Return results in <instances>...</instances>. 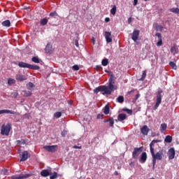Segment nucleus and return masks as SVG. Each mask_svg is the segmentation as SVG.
<instances>
[{
    "label": "nucleus",
    "mask_w": 179,
    "mask_h": 179,
    "mask_svg": "<svg viewBox=\"0 0 179 179\" xmlns=\"http://www.w3.org/2000/svg\"><path fill=\"white\" fill-rule=\"evenodd\" d=\"M108 122H109V127H111L112 128H114V118L110 117Z\"/></svg>",
    "instance_id": "c9c22d12"
},
{
    "label": "nucleus",
    "mask_w": 179,
    "mask_h": 179,
    "mask_svg": "<svg viewBox=\"0 0 179 179\" xmlns=\"http://www.w3.org/2000/svg\"><path fill=\"white\" fill-rule=\"evenodd\" d=\"M156 37L158 38V42L157 43V47H162L163 45V40L162 39V34H155Z\"/></svg>",
    "instance_id": "ddd939ff"
},
{
    "label": "nucleus",
    "mask_w": 179,
    "mask_h": 179,
    "mask_svg": "<svg viewBox=\"0 0 179 179\" xmlns=\"http://www.w3.org/2000/svg\"><path fill=\"white\" fill-rule=\"evenodd\" d=\"M1 114H13V115H17V112L10 110L3 109V110H0V115Z\"/></svg>",
    "instance_id": "9b49d317"
},
{
    "label": "nucleus",
    "mask_w": 179,
    "mask_h": 179,
    "mask_svg": "<svg viewBox=\"0 0 179 179\" xmlns=\"http://www.w3.org/2000/svg\"><path fill=\"white\" fill-rule=\"evenodd\" d=\"M144 1H148V0H144Z\"/></svg>",
    "instance_id": "338daca9"
},
{
    "label": "nucleus",
    "mask_w": 179,
    "mask_h": 179,
    "mask_svg": "<svg viewBox=\"0 0 179 179\" xmlns=\"http://www.w3.org/2000/svg\"><path fill=\"white\" fill-rule=\"evenodd\" d=\"M4 171H6V169H4Z\"/></svg>",
    "instance_id": "69168bd1"
},
{
    "label": "nucleus",
    "mask_w": 179,
    "mask_h": 179,
    "mask_svg": "<svg viewBox=\"0 0 179 179\" xmlns=\"http://www.w3.org/2000/svg\"><path fill=\"white\" fill-rule=\"evenodd\" d=\"M105 22H110V17H106L105 18Z\"/></svg>",
    "instance_id": "4d7b16f0"
},
{
    "label": "nucleus",
    "mask_w": 179,
    "mask_h": 179,
    "mask_svg": "<svg viewBox=\"0 0 179 179\" xmlns=\"http://www.w3.org/2000/svg\"><path fill=\"white\" fill-rule=\"evenodd\" d=\"M66 134H68V131H66V130H63V131H62V136L63 138H65V136H66Z\"/></svg>",
    "instance_id": "a18cd8bd"
},
{
    "label": "nucleus",
    "mask_w": 179,
    "mask_h": 179,
    "mask_svg": "<svg viewBox=\"0 0 179 179\" xmlns=\"http://www.w3.org/2000/svg\"><path fill=\"white\" fill-rule=\"evenodd\" d=\"M73 71H79V66L78 65L73 66Z\"/></svg>",
    "instance_id": "49530a36"
},
{
    "label": "nucleus",
    "mask_w": 179,
    "mask_h": 179,
    "mask_svg": "<svg viewBox=\"0 0 179 179\" xmlns=\"http://www.w3.org/2000/svg\"><path fill=\"white\" fill-rule=\"evenodd\" d=\"M127 120V115L125 113H120L117 116V120L120 122H122Z\"/></svg>",
    "instance_id": "f3484780"
},
{
    "label": "nucleus",
    "mask_w": 179,
    "mask_h": 179,
    "mask_svg": "<svg viewBox=\"0 0 179 179\" xmlns=\"http://www.w3.org/2000/svg\"><path fill=\"white\" fill-rule=\"evenodd\" d=\"M141 134H143V135L146 136V135H148V134H149L150 130H149V128L148 127V126L144 125L141 128Z\"/></svg>",
    "instance_id": "dca6fc26"
},
{
    "label": "nucleus",
    "mask_w": 179,
    "mask_h": 179,
    "mask_svg": "<svg viewBox=\"0 0 179 179\" xmlns=\"http://www.w3.org/2000/svg\"><path fill=\"white\" fill-rule=\"evenodd\" d=\"M16 143L20 146L22 145H26V141L24 139L17 140Z\"/></svg>",
    "instance_id": "c756f323"
},
{
    "label": "nucleus",
    "mask_w": 179,
    "mask_h": 179,
    "mask_svg": "<svg viewBox=\"0 0 179 179\" xmlns=\"http://www.w3.org/2000/svg\"><path fill=\"white\" fill-rule=\"evenodd\" d=\"M18 66H20V68H29L30 64L26 63V62H20L17 64Z\"/></svg>",
    "instance_id": "a211bd4d"
},
{
    "label": "nucleus",
    "mask_w": 179,
    "mask_h": 179,
    "mask_svg": "<svg viewBox=\"0 0 179 179\" xmlns=\"http://www.w3.org/2000/svg\"><path fill=\"white\" fill-rule=\"evenodd\" d=\"M155 29L157 31H163V27L162 25H159V24H155Z\"/></svg>",
    "instance_id": "7c9ffc66"
},
{
    "label": "nucleus",
    "mask_w": 179,
    "mask_h": 179,
    "mask_svg": "<svg viewBox=\"0 0 179 179\" xmlns=\"http://www.w3.org/2000/svg\"><path fill=\"white\" fill-rule=\"evenodd\" d=\"M15 79L17 80H19L20 82H22V80H26V77L22 74H17L15 76Z\"/></svg>",
    "instance_id": "6ab92c4d"
},
{
    "label": "nucleus",
    "mask_w": 179,
    "mask_h": 179,
    "mask_svg": "<svg viewBox=\"0 0 179 179\" xmlns=\"http://www.w3.org/2000/svg\"><path fill=\"white\" fill-rule=\"evenodd\" d=\"M47 23H48V19L47 18H42L40 20V24L41 26H45V24H47Z\"/></svg>",
    "instance_id": "393cba45"
},
{
    "label": "nucleus",
    "mask_w": 179,
    "mask_h": 179,
    "mask_svg": "<svg viewBox=\"0 0 179 179\" xmlns=\"http://www.w3.org/2000/svg\"><path fill=\"white\" fill-rule=\"evenodd\" d=\"M45 51L47 54H52V51H54V49H52V45L51 44V43H48L46 45Z\"/></svg>",
    "instance_id": "f8f14e48"
},
{
    "label": "nucleus",
    "mask_w": 179,
    "mask_h": 179,
    "mask_svg": "<svg viewBox=\"0 0 179 179\" xmlns=\"http://www.w3.org/2000/svg\"><path fill=\"white\" fill-rule=\"evenodd\" d=\"M110 13L111 15H115V13H117V6H113V8L110 10Z\"/></svg>",
    "instance_id": "473e14b6"
},
{
    "label": "nucleus",
    "mask_w": 179,
    "mask_h": 179,
    "mask_svg": "<svg viewBox=\"0 0 179 179\" xmlns=\"http://www.w3.org/2000/svg\"><path fill=\"white\" fill-rule=\"evenodd\" d=\"M169 65L172 68V69H174L175 71L177 70V65L173 62H170Z\"/></svg>",
    "instance_id": "f704fd0d"
},
{
    "label": "nucleus",
    "mask_w": 179,
    "mask_h": 179,
    "mask_svg": "<svg viewBox=\"0 0 179 179\" xmlns=\"http://www.w3.org/2000/svg\"><path fill=\"white\" fill-rule=\"evenodd\" d=\"M131 22H132V20H131V18L129 17V18L128 19V22H129V23H131Z\"/></svg>",
    "instance_id": "bf43d9fd"
},
{
    "label": "nucleus",
    "mask_w": 179,
    "mask_h": 179,
    "mask_svg": "<svg viewBox=\"0 0 179 179\" xmlns=\"http://www.w3.org/2000/svg\"><path fill=\"white\" fill-rule=\"evenodd\" d=\"M29 69H34V71H38V69H40V66L37 65L29 64Z\"/></svg>",
    "instance_id": "cd10ccee"
},
{
    "label": "nucleus",
    "mask_w": 179,
    "mask_h": 179,
    "mask_svg": "<svg viewBox=\"0 0 179 179\" xmlns=\"http://www.w3.org/2000/svg\"><path fill=\"white\" fill-rule=\"evenodd\" d=\"M41 176L42 177H48V176H50V171H48V169L43 170L41 172Z\"/></svg>",
    "instance_id": "aec40b11"
},
{
    "label": "nucleus",
    "mask_w": 179,
    "mask_h": 179,
    "mask_svg": "<svg viewBox=\"0 0 179 179\" xmlns=\"http://www.w3.org/2000/svg\"><path fill=\"white\" fill-rule=\"evenodd\" d=\"M57 15V12H52L50 13V16H51L52 17Z\"/></svg>",
    "instance_id": "de8ad7c7"
},
{
    "label": "nucleus",
    "mask_w": 179,
    "mask_h": 179,
    "mask_svg": "<svg viewBox=\"0 0 179 179\" xmlns=\"http://www.w3.org/2000/svg\"><path fill=\"white\" fill-rule=\"evenodd\" d=\"M103 110L105 115H108V114H110V106L108 105H106Z\"/></svg>",
    "instance_id": "4be33fe9"
},
{
    "label": "nucleus",
    "mask_w": 179,
    "mask_h": 179,
    "mask_svg": "<svg viewBox=\"0 0 179 179\" xmlns=\"http://www.w3.org/2000/svg\"><path fill=\"white\" fill-rule=\"evenodd\" d=\"M133 5H134V6H136V5H138V0H134V3H133Z\"/></svg>",
    "instance_id": "5fc2aeb1"
},
{
    "label": "nucleus",
    "mask_w": 179,
    "mask_h": 179,
    "mask_svg": "<svg viewBox=\"0 0 179 179\" xmlns=\"http://www.w3.org/2000/svg\"><path fill=\"white\" fill-rule=\"evenodd\" d=\"M103 117V114H98L96 116L97 120H100V118Z\"/></svg>",
    "instance_id": "603ef678"
},
{
    "label": "nucleus",
    "mask_w": 179,
    "mask_h": 179,
    "mask_svg": "<svg viewBox=\"0 0 179 179\" xmlns=\"http://www.w3.org/2000/svg\"><path fill=\"white\" fill-rule=\"evenodd\" d=\"M20 157H21L20 162H26V160H27L30 157V155H29V152L23 151L20 154Z\"/></svg>",
    "instance_id": "6e6552de"
},
{
    "label": "nucleus",
    "mask_w": 179,
    "mask_h": 179,
    "mask_svg": "<svg viewBox=\"0 0 179 179\" xmlns=\"http://www.w3.org/2000/svg\"><path fill=\"white\" fill-rule=\"evenodd\" d=\"M176 156V150L174 148H171L168 151V157L169 160H173Z\"/></svg>",
    "instance_id": "1a4fd4ad"
},
{
    "label": "nucleus",
    "mask_w": 179,
    "mask_h": 179,
    "mask_svg": "<svg viewBox=\"0 0 179 179\" xmlns=\"http://www.w3.org/2000/svg\"><path fill=\"white\" fill-rule=\"evenodd\" d=\"M170 12L173 13H179V8H172L170 9Z\"/></svg>",
    "instance_id": "ea45409f"
},
{
    "label": "nucleus",
    "mask_w": 179,
    "mask_h": 179,
    "mask_svg": "<svg viewBox=\"0 0 179 179\" xmlns=\"http://www.w3.org/2000/svg\"><path fill=\"white\" fill-rule=\"evenodd\" d=\"M74 43H75V45H76L77 47H79V41L78 40H76Z\"/></svg>",
    "instance_id": "864d4df0"
},
{
    "label": "nucleus",
    "mask_w": 179,
    "mask_h": 179,
    "mask_svg": "<svg viewBox=\"0 0 179 179\" xmlns=\"http://www.w3.org/2000/svg\"><path fill=\"white\" fill-rule=\"evenodd\" d=\"M103 66H107L108 65V59H103L101 62Z\"/></svg>",
    "instance_id": "58836bf2"
},
{
    "label": "nucleus",
    "mask_w": 179,
    "mask_h": 179,
    "mask_svg": "<svg viewBox=\"0 0 179 179\" xmlns=\"http://www.w3.org/2000/svg\"><path fill=\"white\" fill-rule=\"evenodd\" d=\"M140 96H141V94H137L136 95V100H138V99H139Z\"/></svg>",
    "instance_id": "6e6d98bb"
},
{
    "label": "nucleus",
    "mask_w": 179,
    "mask_h": 179,
    "mask_svg": "<svg viewBox=\"0 0 179 179\" xmlns=\"http://www.w3.org/2000/svg\"><path fill=\"white\" fill-rule=\"evenodd\" d=\"M123 111H126V113H127V114L132 115V110H131V109L123 108Z\"/></svg>",
    "instance_id": "c03bdc74"
},
{
    "label": "nucleus",
    "mask_w": 179,
    "mask_h": 179,
    "mask_svg": "<svg viewBox=\"0 0 179 179\" xmlns=\"http://www.w3.org/2000/svg\"><path fill=\"white\" fill-rule=\"evenodd\" d=\"M115 176H118V171H115Z\"/></svg>",
    "instance_id": "e2e57ef3"
},
{
    "label": "nucleus",
    "mask_w": 179,
    "mask_h": 179,
    "mask_svg": "<svg viewBox=\"0 0 179 179\" xmlns=\"http://www.w3.org/2000/svg\"><path fill=\"white\" fill-rule=\"evenodd\" d=\"M22 93L24 97H30V96L32 94L31 92L26 90L23 91Z\"/></svg>",
    "instance_id": "bb28decb"
},
{
    "label": "nucleus",
    "mask_w": 179,
    "mask_h": 179,
    "mask_svg": "<svg viewBox=\"0 0 179 179\" xmlns=\"http://www.w3.org/2000/svg\"><path fill=\"white\" fill-rule=\"evenodd\" d=\"M166 129H167V124L166 123L162 124L160 127L161 132L163 134V132H164V131H166Z\"/></svg>",
    "instance_id": "a878e982"
},
{
    "label": "nucleus",
    "mask_w": 179,
    "mask_h": 179,
    "mask_svg": "<svg viewBox=\"0 0 179 179\" xmlns=\"http://www.w3.org/2000/svg\"><path fill=\"white\" fill-rule=\"evenodd\" d=\"M1 25L3 27H10V20H7L1 22Z\"/></svg>",
    "instance_id": "412c9836"
},
{
    "label": "nucleus",
    "mask_w": 179,
    "mask_h": 179,
    "mask_svg": "<svg viewBox=\"0 0 179 179\" xmlns=\"http://www.w3.org/2000/svg\"><path fill=\"white\" fill-rule=\"evenodd\" d=\"M92 41L93 45H94V44H95V43H96V38H94V36H93V37L92 38Z\"/></svg>",
    "instance_id": "3c124183"
},
{
    "label": "nucleus",
    "mask_w": 179,
    "mask_h": 179,
    "mask_svg": "<svg viewBox=\"0 0 179 179\" xmlns=\"http://www.w3.org/2000/svg\"><path fill=\"white\" fill-rule=\"evenodd\" d=\"M96 68H97V69H101V66H96Z\"/></svg>",
    "instance_id": "0e129e2a"
},
{
    "label": "nucleus",
    "mask_w": 179,
    "mask_h": 179,
    "mask_svg": "<svg viewBox=\"0 0 179 179\" xmlns=\"http://www.w3.org/2000/svg\"><path fill=\"white\" fill-rule=\"evenodd\" d=\"M171 52L173 54V55H176V54H177V47L176 46L171 47Z\"/></svg>",
    "instance_id": "72a5a7b5"
},
{
    "label": "nucleus",
    "mask_w": 179,
    "mask_h": 179,
    "mask_svg": "<svg viewBox=\"0 0 179 179\" xmlns=\"http://www.w3.org/2000/svg\"><path fill=\"white\" fill-rule=\"evenodd\" d=\"M164 142L166 143H171V142H173V137L170 135L166 136L164 139Z\"/></svg>",
    "instance_id": "b1692460"
},
{
    "label": "nucleus",
    "mask_w": 179,
    "mask_h": 179,
    "mask_svg": "<svg viewBox=\"0 0 179 179\" xmlns=\"http://www.w3.org/2000/svg\"><path fill=\"white\" fill-rule=\"evenodd\" d=\"M134 164H135L134 162H130L129 163V166H131V167H134Z\"/></svg>",
    "instance_id": "13d9d810"
},
{
    "label": "nucleus",
    "mask_w": 179,
    "mask_h": 179,
    "mask_svg": "<svg viewBox=\"0 0 179 179\" xmlns=\"http://www.w3.org/2000/svg\"><path fill=\"white\" fill-rule=\"evenodd\" d=\"M156 160H157L156 158L152 157V164L155 166L156 164Z\"/></svg>",
    "instance_id": "8fccbe9b"
},
{
    "label": "nucleus",
    "mask_w": 179,
    "mask_h": 179,
    "mask_svg": "<svg viewBox=\"0 0 179 179\" xmlns=\"http://www.w3.org/2000/svg\"><path fill=\"white\" fill-rule=\"evenodd\" d=\"M31 60L35 64H40V59H38V57H32Z\"/></svg>",
    "instance_id": "4c0bfd02"
},
{
    "label": "nucleus",
    "mask_w": 179,
    "mask_h": 179,
    "mask_svg": "<svg viewBox=\"0 0 179 179\" xmlns=\"http://www.w3.org/2000/svg\"><path fill=\"white\" fill-rule=\"evenodd\" d=\"M133 92H134V90H132L128 92V94H131V93H133Z\"/></svg>",
    "instance_id": "052dcab7"
},
{
    "label": "nucleus",
    "mask_w": 179,
    "mask_h": 179,
    "mask_svg": "<svg viewBox=\"0 0 179 179\" xmlns=\"http://www.w3.org/2000/svg\"><path fill=\"white\" fill-rule=\"evenodd\" d=\"M30 177V174H20L19 176H11V179H24V178H29Z\"/></svg>",
    "instance_id": "9d476101"
},
{
    "label": "nucleus",
    "mask_w": 179,
    "mask_h": 179,
    "mask_svg": "<svg viewBox=\"0 0 179 179\" xmlns=\"http://www.w3.org/2000/svg\"><path fill=\"white\" fill-rule=\"evenodd\" d=\"M35 87V85L33 83L31 82H29L27 84V89L28 90H33V89H34Z\"/></svg>",
    "instance_id": "5701e85b"
},
{
    "label": "nucleus",
    "mask_w": 179,
    "mask_h": 179,
    "mask_svg": "<svg viewBox=\"0 0 179 179\" xmlns=\"http://www.w3.org/2000/svg\"><path fill=\"white\" fill-rule=\"evenodd\" d=\"M150 153L152 157L155 158L157 160H162V159H163V151H159L155 154V149L151 148Z\"/></svg>",
    "instance_id": "20e7f679"
},
{
    "label": "nucleus",
    "mask_w": 179,
    "mask_h": 179,
    "mask_svg": "<svg viewBox=\"0 0 179 179\" xmlns=\"http://www.w3.org/2000/svg\"><path fill=\"white\" fill-rule=\"evenodd\" d=\"M146 160H148V154L146 153V152H143L140 157L139 162L140 163H146Z\"/></svg>",
    "instance_id": "4468645a"
},
{
    "label": "nucleus",
    "mask_w": 179,
    "mask_h": 179,
    "mask_svg": "<svg viewBox=\"0 0 179 179\" xmlns=\"http://www.w3.org/2000/svg\"><path fill=\"white\" fill-rule=\"evenodd\" d=\"M124 96H119L117 98V103H122L124 102Z\"/></svg>",
    "instance_id": "e433bc0d"
},
{
    "label": "nucleus",
    "mask_w": 179,
    "mask_h": 179,
    "mask_svg": "<svg viewBox=\"0 0 179 179\" xmlns=\"http://www.w3.org/2000/svg\"><path fill=\"white\" fill-rule=\"evenodd\" d=\"M108 85L106 86H99L94 90V93H99V92H101V94H108L110 96L114 90H117V85H114V83H115V80H114V76L111 75L110 78H109L108 80Z\"/></svg>",
    "instance_id": "f257e3e1"
},
{
    "label": "nucleus",
    "mask_w": 179,
    "mask_h": 179,
    "mask_svg": "<svg viewBox=\"0 0 179 179\" xmlns=\"http://www.w3.org/2000/svg\"><path fill=\"white\" fill-rule=\"evenodd\" d=\"M109 122V119L108 120H104L103 122Z\"/></svg>",
    "instance_id": "680f3d73"
},
{
    "label": "nucleus",
    "mask_w": 179,
    "mask_h": 179,
    "mask_svg": "<svg viewBox=\"0 0 179 179\" xmlns=\"http://www.w3.org/2000/svg\"><path fill=\"white\" fill-rule=\"evenodd\" d=\"M104 37L106 40V43H113V38H111V32L105 31Z\"/></svg>",
    "instance_id": "2eb2a0df"
},
{
    "label": "nucleus",
    "mask_w": 179,
    "mask_h": 179,
    "mask_svg": "<svg viewBox=\"0 0 179 179\" xmlns=\"http://www.w3.org/2000/svg\"><path fill=\"white\" fill-rule=\"evenodd\" d=\"M10 129H12V124H10V123H8L6 125L3 124L1 129V135H6V136H9Z\"/></svg>",
    "instance_id": "f03ea898"
},
{
    "label": "nucleus",
    "mask_w": 179,
    "mask_h": 179,
    "mask_svg": "<svg viewBox=\"0 0 179 179\" xmlns=\"http://www.w3.org/2000/svg\"><path fill=\"white\" fill-rule=\"evenodd\" d=\"M141 34V31L138 29H134L133 31V33L131 34V40L134 41V43H136L138 40L139 39V34Z\"/></svg>",
    "instance_id": "0eeeda50"
},
{
    "label": "nucleus",
    "mask_w": 179,
    "mask_h": 179,
    "mask_svg": "<svg viewBox=\"0 0 179 179\" xmlns=\"http://www.w3.org/2000/svg\"><path fill=\"white\" fill-rule=\"evenodd\" d=\"M162 93H163V90H158V92L157 94L156 103L154 106V110H157V108H159V106L162 103Z\"/></svg>",
    "instance_id": "7ed1b4c3"
},
{
    "label": "nucleus",
    "mask_w": 179,
    "mask_h": 179,
    "mask_svg": "<svg viewBox=\"0 0 179 179\" xmlns=\"http://www.w3.org/2000/svg\"><path fill=\"white\" fill-rule=\"evenodd\" d=\"M15 83H16V80H15V79H13V78H8V85H9L10 86L12 85H15Z\"/></svg>",
    "instance_id": "2f4dec72"
},
{
    "label": "nucleus",
    "mask_w": 179,
    "mask_h": 179,
    "mask_svg": "<svg viewBox=\"0 0 179 179\" xmlns=\"http://www.w3.org/2000/svg\"><path fill=\"white\" fill-rule=\"evenodd\" d=\"M146 78V71H143L142 77L139 79V80H143Z\"/></svg>",
    "instance_id": "37998d69"
},
{
    "label": "nucleus",
    "mask_w": 179,
    "mask_h": 179,
    "mask_svg": "<svg viewBox=\"0 0 179 179\" xmlns=\"http://www.w3.org/2000/svg\"><path fill=\"white\" fill-rule=\"evenodd\" d=\"M50 179H55L58 177V173L57 172H54L52 175H50Z\"/></svg>",
    "instance_id": "a19ab883"
},
{
    "label": "nucleus",
    "mask_w": 179,
    "mask_h": 179,
    "mask_svg": "<svg viewBox=\"0 0 179 179\" xmlns=\"http://www.w3.org/2000/svg\"><path fill=\"white\" fill-rule=\"evenodd\" d=\"M62 113H61V112H56L54 114L55 118H60V117H62Z\"/></svg>",
    "instance_id": "79ce46f5"
},
{
    "label": "nucleus",
    "mask_w": 179,
    "mask_h": 179,
    "mask_svg": "<svg viewBox=\"0 0 179 179\" xmlns=\"http://www.w3.org/2000/svg\"><path fill=\"white\" fill-rule=\"evenodd\" d=\"M73 149H82V146L74 145Z\"/></svg>",
    "instance_id": "09e8293b"
},
{
    "label": "nucleus",
    "mask_w": 179,
    "mask_h": 179,
    "mask_svg": "<svg viewBox=\"0 0 179 179\" xmlns=\"http://www.w3.org/2000/svg\"><path fill=\"white\" fill-rule=\"evenodd\" d=\"M159 142H160V140H152L150 144V150H152V148H153L155 143H159Z\"/></svg>",
    "instance_id": "c85d7f7f"
},
{
    "label": "nucleus",
    "mask_w": 179,
    "mask_h": 179,
    "mask_svg": "<svg viewBox=\"0 0 179 179\" xmlns=\"http://www.w3.org/2000/svg\"><path fill=\"white\" fill-rule=\"evenodd\" d=\"M142 152H143V147L135 148L132 152L133 159H138V156H139Z\"/></svg>",
    "instance_id": "39448f33"
},
{
    "label": "nucleus",
    "mask_w": 179,
    "mask_h": 179,
    "mask_svg": "<svg viewBox=\"0 0 179 179\" xmlns=\"http://www.w3.org/2000/svg\"><path fill=\"white\" fill-rule=\"evenodd\" d=\"M43 149H45V150H47V152L54 153V152H57L58 149V145H45L43 146Z\"/></svg>",
    "instance_id": "423d86ee"
}]
</instances>
